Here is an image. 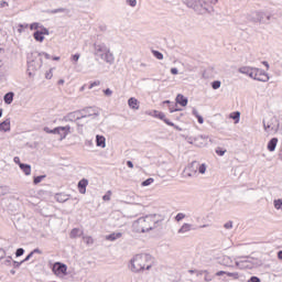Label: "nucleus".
Masks as SVG:
<instances>
[{
    "label": "nucleus",
    "instance_id": "35",
    "mask_svg": "<svg viewBox=\"0 0 282 282\" xmlns=\"http://www.w3.org/2000/svg\"><path fill=\"white\" fill-rule=\"evenodd\" d=\"M41 30H39V32L43 35V36H50V30H47V28L45 26H40Z\"/></svg>",
    "mask_w": 282,
    "mask_h": 282
},
{
    "label": "nucleus",
    "instance_id": "27",
    "mask_svg": "<svg viewBox=\"0 0 282 282\" xmlns=\"http://www.w3.org/2000/svg\"><path fill=\"white\" fill-rule=\"evenodd\" d=\"M33 39H35L37 43H43V41H45V36L43 35V33H41V31H35L33 33Z\"/></svg>",
    "mask_w": 282,
    "mask_h": 282
},
{
    "label": "nucleus",
    "instance_id": "56",
    "mask_svg": "<svg viewBox=\"0 0 282 282\" xmlns=\"http://www.w3.org/2000/svg\"><path fill=\"white\" fill-rule=\"evenodd\" d=\"M22 263H23V261H20V262H18V261H13V262H12L13 268H15V269L21 268V264H22Z\"/></svg>",
    "mask_w": 282,
    "mask_h": 282
},
{
    "label": "nucleus",
    "instance_id": "31",
    "mask_svg": "<svg viewBox=\"0 0 282 282\" xmlns=\"http://www.w3.org/2000/svg\"><path fill=\"white\" fill-rule=\"evenodd\" d=\"M70 239H76V237H80V229L74 228L69 234Z\"/></svg>",
    "mask_w": 282,
    "mask_h": 282
},
{
    "label": "nucleus",
    "instance_id": "64",
    "mask_svg": "<svg viewBox=\"0 0 282 282\" xmlns=\"http://www.w3.org/2000/svg\"><path fill=\"white\" fill-rule=\"evenodd\" d=\"M198 120L199 124H204V117H202L200 115L196 117Z\"/></svg>",
    "mask_w": 282,
    "mask_h": 282
},
{
    "label": "nucleus",
    "instance_id": "50",
    "mask_svg": "<svg viewBox=\"0 0 282 282\" xmlns=\"http://www.w3.org/2000/svg\"><path fill=\"white\" fill-rule=\"evenodd\" d=\"M39 56H44V58H46V61H50V58H52V55H50L48 53H45V52L39 53Z\"/></svg>",
    "mask_w": 282,
    "mask_h": 282
},
{
    "label": "nucleus",
    "instance_id": "21",
    "mask_svg": "<svg viewBox=\"0 0 282 282\" xmlns=\"http://www.w3.org/2000/svg\"><path fill=\"white\" fill-rule=\"evenodd\" d=\"M3 101L6 105H12V102L14 101V93L13 91L7 93L3 97Z\"/></svg>",
    "mask_w": 282,
    "mask_h": 282
},
{
    "label": "nucleus",
    "instance_id": "20",
    "mask_svg": "<svg viewBox=\"0 0 282 282\" xmlns=\"http://www.w3.org/2000/svg\"><path fill=\"white\" fill-rule=\"evenodd\" d=\"M278 143H279V139L278 138H272L268 142V145H267L268 151H270V152L275 151Z\"/></svg>",
    "mask_w": 282,
    "mask_h": 282
},
{
    "label": "nucleus",
    "instance_id": "49",
    "mask_svg": "<svg viewBox=\"0 0 282 282\" xmlns=\"http://www.w3.org/2000/svg\"><path fill=\"white\" fill-rule=\"evenodd\" d=\"M224 228H226V230H231V228H232V221H231V220L227 221V223L224 225Z\"/></svg>",
    "mask_w": 282,
    "mask_h": 282
},
{
    "label": "nucleus",
    "instance_id": "24",
    "mask_svg": "<svg viewBox=\"0 0 282 282\" xmlns=\"http://www.w3.org/2000/svg\"><path fill=\"white\" fill-rule=\"evenodd\" d=\"M263 128H264V131H267V133H272V132L276 131V129H279V127L270 124V123H265V121H263Z\"/></svg>",
    "mask_w": 282,
    "mask_h": 282
},
{
    "label": "nucleus",
    "instance_id": "39",
    "mask_svg": "<svg viewBox=\"0 0 282 282\" xmlns=\"http://www.w3.org/2000/svg\"><path fill=\"white\" fill-rule=\"evenodd\" d=\"M186 218V214L184 213H178L176 216H175V221H182V219H185Z\"/></svg>",
    "mask_w": 282,
    "mask_h": 282
},
{
    "label": "nucleus",
    "instance_id": "42",
    "mask_svg": "<svg viewBox=\"0 0 282 282\" xmlns=\"http://www.w3.org/2000/svg\"><path fill=\"white\" fill-rule=\"evenodd\" d=\"M25 254V250L23 248H19L15 251V257H23Z\"/></svg>",
    "mask_w": 282,
    "mask_h": 282
},
{
    "label": "nucleus",
    "instance_id": "43",
    "mask_svg": "<svg viewBox=\"0 0 282 282\" xmlns=\"http://www.w3.org/2000/svg\"><path fill=\"white\" fill-rule=\"evenodd\" d=\"M153 182V178L150 177L141 183V186H151V183Z\"/></svg>",
    "mask_w": 282,
    "mask_h": 282
},
{
    "label": "nucleus",
    "instance_id": "58",
    "mask_svg": "<svg viewBox=\"0 0 282 282\" xmlns=\"http://www.w3.org/2000/svg\"><path fill=\"white\" fill-rule=\"evenodd\" d=\"M156 118H159V120H164V119L166 118V115H164V112H160V111H159Z\"/></svg>",
    "mask_w": 282,
    "mask_h": 282
},
{
    "label": "nucleus",
    "instance_id": "17",
    "mask_svg": "<svg viewBox=\"0 0 282 282\" xmlns=\"http://www.w3.org/2000/svg\"><path fill=\"white\" fill-rule=\"evenodd\" d=\"M128 106L130 107V109H140V101H138L137 98L131 97L128 99Z\"/></svg>",
    "mask_w": 282,
    "mask_h": 282
},
{
    "label": "nucleus",
    "instance_id": "38",
    "mask_svg": "<svg viewBox=\"0 0 282 282\" xmlns=\"http://www.w3.org/2000/svg\"><path fill=\"white\" fill-rule=\"evenodd\" d=\"M219 87H221V82L219 80H214L212 83V89H219Z\"/></svg>",
    "mask_w": 282,
    "mask_h": 282
},
{
    "label": "nucleus",
    "instance_id": "16",
    "mask_svg": "<svg viewBox=\"0 0 282 282\" xmlns=\"http://www.w3.org/2000/svg\"><path fill=\"white\" fill-rule=\"evenodd\" d=\"M175 100H176V105H181V107H186V105H188V98H186L182 94H178Z\"/></svg>",
    "mask_w": 282,
    "mask_h": 282
},
{
    "label": "nucleus",
    "instance_id": "62",
    "mask_svg": "<svg viewBox=\"0 0 282 282\" xmlns=\"http://www.w3.org/2000/svg\"><path fill=\"white\" fill-rule=\"evenodd\" d=\"M158 113H160V111L153 110L152 112L149 113V116H153V118H158Z\"/></svg>",
    "mask_w": 282,
    "mask_h": 282
},
{
    "label": "nucleus",
    "instance_id": "55",
    "mask_svg": "<svg viewBox=\"0 0 282 282\" xmlns=\"http://www.w3.org/2000/svg\"><path fill=\"white\" fill-rule=\"evenodd\" d=\"M32 257H34V252H30L26 257H25V259L24 260H22L23 261V263H25V261H29V260H31L32 259Z\"/></svg>",
    "mask_w": 282,
    "mask_h": 282
},
{
    "label": "nucleus",
    "instance_id": "46",
    "mask_svg": "<svg viewBox=\"0 0 282 282\" xmlns=\"http://www.w3.org/2000/svg\"><path fill=\"white\" fill-rule=\"evenodd\" d=\"M79 58H80V54H78V53L72 55L73 63H78Z\"/></svg>",
    "mask_w": 282,
    "mask_h": 282
},
{
    "label": "nucleus",
    "instance_id": "28",
    "mask_svg": "<svg viewBox=\"0 0 282 282\" xmlns=\"http://www.w3.org/2000/svg\"><path fill=\"white\" fill-rule=\"evenodd\" d=\"M223 265H226L227 268H232V258L228 256L223 257Z\"/></svg>",
    "mask_w": 282,
    "mask_h": 282
},
{
    "label": "nucleus",
    "instance_id": "9",
    "mask_svg": "<svg viewBox=\"0 0 282 282\" xmlns=\"http://www.w3.org/2000/svg\"><path fill=\"white\" fill-rule=\"evenodd\" d=\"M199 169V162L193 161L185 170L184 173L187 177H193V175L197 174V171Z\"/></svg>",
    "mask_w": 282,
    "mask_h": 282
},
{
    "label": "nucleus",
    "instance_id": "52",
    "mask_svg": "<svg viewBox=\"0 0 282 282\" xmlns=\"http://www.w3.org/2000/svg\"><path fill=\"white\" fill-rule=\"evenodd\" d=\"M52 76H54L53 74H52V68L45 74V78L47 79V80H52Z\"/></svg>",
    "mask_w": 282,
    "mask_h": 282
},
{
    "label": "nucleus",
    "instance_id": "48",
    "mask_svg": "<svg viewBox=\"0 0 282 282\" xmlns=\"http://www.w3.org/2000/svg\"><path fill=\"white\" fill-rule=\"evenodd\" d=\"M29 25L28 24H19V29L18 32L21 34L23 32V30L28 29Z\"/></svg>",
    "mask_w": 282,
    "mask_h": 282
},
{
    "label": "nucleus",
    "instance_id": "4",
    "mask_svg": "<svg viewBox=\"0 0 282 282\" xmlns=\"http://www.w3.org/2000/svg\"><path fill=\"white\" fill-rule=\"evenodd\" d=\"M247 19L248 21H251V23L268 24V21H265V12L263 11H251Z\"/></svg>",
    "mask_w": 282,
    "mask_h": 282
},
{
    "label": "nucleus",
    "instance_id": "22",
    "mask_svg": "<svg viewBox=\"0 0 282 282\" xmlns=\"http://www.w3.org/2000/svg\"><path fill=\"white\" fill-rule=\"evenodd\" d=\"M0 131H4V133L10 131V119H6L4 121L0 122Z\"/></svg>",
    "mask_w": 282,
    "mask_h": 282
},
{
    "label": "nucleus",
    "instance_id": "41",
    "mask_svg": "<svg viewBox=\"0 0 282 282\" xmlns=\"http://www.w3.org/2000/svg\"><path fill=\"white\" fill-rule=\"evenodd\" d=\"M198 172L204 175V173H206V164H198Z\"/></svg>",
    "mask_w": 282,
    "mask_h": 282
},
{
    "label": "nucleus",
    "instance_id": "29",
    "mask_svg": "<svg viewBox=\"0 0 282 282\" xmlns=\"http://www.w3.org/2000/svg\"><path fill=\"white\" fill-rule=\"evenodd\" d=\"M170 113H175V111H182V108H177V102H172L169 106Z\"/></svg>",
    "mask_w": 282,
    "mask_h": 282
},
{
    "label": "nucleus",
    "instance_id": "37",
    "mask_svg": "<svg viewBox=\"0 0 282 282\" xmlns=\"http://www.w3.org/2000/svg\"><path fill=\"white\" fill-rule=\"evenodd\" d=\"M196 1L197 0H187L185 1V4L187 6V8H191L192 10H194Z\"/></svg>",
    "mask_w": 282,
    "mask_h": 282
},
{
    "label": "nucleus",
    "instance_id": "53",
    "mask_svg": "<svg viewBox=\"0 0 282 282\" xmlns=\"http://www.w3.org/2000/svg\"><path fill=\"white\" fill-rule=\"evenodd\" d=\"M100 85V80H96L90 84L89 89H94V87H98Z\"/></svg>",
    "mask_w": 282,
    "mask_h": 282
},
{
    "label": "nucleus",
    "instance_id": "19",
    "mask_svg": "<svg viewBox=\"0 0 282 282\" xmlns=\"http://www.w3.org/2000/svg\"><path fill=\"white\" fill-rule=\"evenodd\" d=\"M191 230H195L193 228V225L185 223L183 226L178 229V235H184V232H191Z\"/></svg>",
    "mask_w": 282,
    "mask_h": 282
},
{
    "label": "nucleus",
    "instance_id": "2",
    "mask_svg": "<svg viewBox=\"0 0 282 282\" xmlns=\"http://www.w3.org/2000/svg\"><path fill=\"white\" fill-rule=\"evenodd\" d=\"M94 50L95 56H99V58L105 61V63H108V65H113L116 57H113V53H111V50L107 44L102 42H96L94 44Z\"/></svg>",
    "mask_w": 282,
    "mask_h": 282
},
{
    "label": "nucleus",
    "instance_id": "25",
    "mask_svg": "<svg viewBox=\"0 0 282 282\" xmlns=\"http://www.w3.org/2000/svg\"><path fill=\"white\" fill-rule=\"evenodd\" d=\"M122 237V232H112L106 236L107 241H116V239H120Z\"/></svg>",
    "mask_w": 282,
    "mask_h": 282
},
{
    "label": "nucleus",
    "instance_id": "14",
    "mask_svg": "<svg viewBox=\"0 0 282 282\" xmlns=\"http://www.w3.org/2000/svg\"><path fill=\"white\" fill-rule=\"evenodd\" d=\"M89 185V181L87 178H82L78 184L77 188L82 195H85L87 193V186Z\"/></svg>",
    "mask_w": 282,
    "mask_h": 282
},
{
    "label": "nucleus",
    "instance_id": "13",
    "mask_svg": "<svg viewBox=\"0 0 282 282\" xmlns=\"http://www.w3.org/2000/svg\"><path fill=\"white\" fill-rule=\"evenodd\" d=\"M253 267L252 261L248 259L236 261V268H239L240 270H252Z\"/></svg>",
    "mask_w": 282,
    "mask_h": 282
},
{
    "label": "nucleus",
    "instance_id": "51",
    "mask_svg": "<svg viewBox=\"0 0 282 282\" xmlns=\"http://www.w3.org/2000/svg\"><path fill=\"white\" fill-rule=\"evenodd\" d=\"M4 265H12V257H8L4 261H3Z\"/></svg>",
    "mask_w": 282,
    "mask_h": 282
},
{
    "label": "nucleus",
    "instance_id": "60",
    "mask_svg": "<svg viewBox=\"0 0 282 282\" xmlns=\"http://www.w3.org/2000/svg\"><path fill=\"white\" fill-rule=\"evenodd\" d=\"M104 94H105V96H111V94H113V91L110 90L109 88H107L104 90Z\"/></svg>",
    "mask_w": 282,
    "mask_h": 282
},
{
    "label": "nucleus",
    "instance_id": "23",
    "mask_svg": "<svg viewBox=\"0 0 282 282\" xmlns=\"http://www.w3.org/2000/svg\"><path fill=\"white\" fill-rule=\"evenodd\" d=\"M20 169L24 172V175H31L32 173V166L30 164L20 163Z\"/></svg>",
    "mask_w": 282,
    "mask_h": 282
},
{
    "label": "nucleus",
    "instance_id": "5",
    "mask_svg": "<svg viewBox=\"0 0 282 282\" xmlns=\"http://www.w3.org/2000/svg\"><path fill=\"white\" fill-rule=\"evenodd\" d=\"M63 120L64 122H76L77 127H83V123H80V120H83L80 110L68 112L66 116H64Z\"/></svg>",
    "mask_w": 282,
    "mask_h": 282
},
{
    "label": "nucleus",
    "instance_id": "12",
    "mask_svg": "<svg viewBox=\"0 0 282 282\" xmlns=\"http://www.w3.org/2000/svg\"><path fill=\"white\" fill-rule=\"evenodd\" d=\"M79 113L80 116H83V120H85V118H91V116H98V112L96 111V109H94V107L84 108L79 110Z\"/></svg>",
    "mask_w": 282,
    "mask_h": 282
},
{
    "label": "nucleus",
    "instance_id": "32",
    "mask_svg": "<svg viewBox=\"0 0 282 282\" xmlns=\"http://www.w3.org/2000/svg\"><path fill=\"white\" fill-rule=\"evenodd\" d=\"M273 205L276 210H282V198L273 200Z\"/></svg>",
    "mask_w": 282,
    "mask_h": 282
},
{
    "label": "nucleus",
    "instance_id": "8",
    "mask_svg": "<svg viewBox=\"0 0 282 282\" xmlns=\"http://www.w3.org/2000/svg\"><path fill=\"white\" fill-rule=\"evenodd\" d=\"M253 80H259L260 83H268L270 80V77L263 69L256 68L253 72Z\"/></svg>",
    "mask_w": 282,
    "mask_h": 282
},
{
    "label": "nucleus",
    "instance_id": "15",
    "mask_svg": "<svg viewBox=\"0 0 282 282\" xmlns=\"http://www.w3.org/2000/svg\"><path fill=\"white\" fill-rule=\"evenodd\" d=\"M254 69L257 68H253V67H250V66H242L238 69V72L240 74H246L247 76H249V78H253L254 76Z\"/></svg>",
    "mask_w": 282,
    "mask_h": 282
},
{
    "label": "nucleus",
    "instance_id": "18",
    "mask_svg": "<svg viewBox=\"0 0 282 282\" xmlns=\"http://www.w3.org/2000/svg\"><path fill=\"white\" fill-rule=\"evenodd\" d=\"M96 145L100 147L101 149H105L107 147V139L105 137L97 134L96 135Z\"/></svg>",
    "mask_w": 282,
    "mask_h": 282
},
{
    "label": "nucleus",
    "instance_id": "61",
    "mask_svg": "<svg viewBox=\"0 0 282 282\" xmlns=\"http://www.w3.org/2000/svg\"><path fill=\"white\" fill-rule=\"evenodd\" d=\"M216 153H217V155H225L226 154V150H219V149H217L216 150Z\"/></svg>",
    "mask_w": 282,
    "mask_h": 282
},
{
    "label": "nucleus",
    "instance_id": "3",
    "mask_svg": "<svg viewBox=\"0 0 282 282\" xmlns=\"http://www.w3.org/2000/svg\"><path fill=\"white\" fill-rule=\"evenodd\" d=\"M141 219L145 232H151V230H158V228H162V219L158 218L156 214L141 217Z\"/></svg>",
    "mask_w": 282,
    "mask_h": 282
},
{
    "label": "nucleus",
    "instance_id": "45",
    "mask_svg": "<svg viewBox=\"0 0 282 282\" xmlns=\"http://www.w3.org/2000/svg\"><path fill=\"white\" fill-rule=\"evenodd\" d=\"M247 282H261V279L257 275H252Z\"/></svg>",
    "mask_w": 282,
    "mask_h": 282
},
{
    "label": "nucleus",
    "instance_id": "33",
    "mask_svg": "<svg viewBox=\"0 0 282 282\" xmlns=\"http://www.w3.org/2000/svg\"><path fill=\"white\" fill-rule=\"evenodd\" d=\"M45 175H40V176H35L34 178H33V184H41L42 182H43V180H45Z\"/></svg>",
    "mask_w": 282,
    "mask_h": 282
},
{
    "label": "nucleus",
    "instance_id": "63",
    "mask_svg": "<svg viewBox=\"0 0 282 282\" xmlns=\"http://www.w3.org/2000/svg\"><path fill=\"white\" fill-rule=\"evenodd\" d=\"M6 257V250L0 248V261Z\"/></svg>",
    "mask_w": 282,
    "mask_h": 282
},
{
    "label": "nucleus",
    "instance_id": "7",
    "mask_svg": "<svg viewBox=\"0 0 282 282\" xmlns=\"http://www.w3.org/2000/svg\"><path fill=\"white\" fill-rule=\"evenodd\" d=\"M207 2L205 0H196L194 3V12L197 14H206V12H210L208 8H206Z\"/></svg>",
    "mask_w": 282,
    "mask_h": 282
},
{
    "label": "nucleus",
    "instance_id": "34",
    "mask_svg": "<svg viewBox=\"0 0 282 282\" xmlns=\"http://www.w3.org/2000/svg\"><path fill=\"white\" fill-rule=\"evenodd\" d=\"M152 54L158 58V61H162L164 58V54H162L160 51H152Z\"/></svg>",
    "mask_w": 282,
    "mask_h": 282
},
{
    "label": "nucleus",
    "instance_id": "44",
    "mask_svg": "<svg viewBox=\"0 0 282 282\" xmlns=\"http://www.w3.org/2000/svg\"><path fill=\"white\" fill-rule=\"evenodd\" d=\"M39 28H41V24L39 22L30 24V30L39 31Z\"/></svg>",
    "mask_w": 282,
    "mask_h": 282
},
{
    "label": "nucleus",
    "instance_id": "26",
    "mask_svg": "<svg viewBox=\"0 0 282 282\" xmlns=\"http://www.w3.org/2000/svg\"><path fill=\"white\" fill-rule=\"evenodd\" d=\"M46 12L47 14H58V12H65L66 14H69V9L58 8V9L47 10Z\"/></svg>",
    "mask_w": 282,
    "mask_h": 282
},
{
    "label": "nucleus",
    "instance_id": "54",
    "mask_svg": "<svg viewBox=\"0 0 282 282\" xmlns=\"http://www.w3.org/2000/svg\"><path fill=\"white\" fill-rule=\"evenodd\" d=\"M163 122H165V124H167L169 127H175V123H173L171 120L166 119H163Z\"/></svg>",
    "mask_w": 282,
    "mask_h": 282
},
{
    "label": "nucleus",
    "instance_id": "30",
    "mask_svg": "<svg viewBox=\"0 0 282 282\" xmlns=\"http://www.w3.org/2000/svg\"><path fill=\"white\" fill-rule=\"evenodd\" d=\"M10 193V187L7 185L0 186V197H3Z\"/></svg>",
    "mask_w": 282,
    "mask_h": 282
},
{
    "label": "nucleus",
    "instance_id": "40",
    "mask_svg": "<svg viewBox=\"0 0 282 282\" xmlns=\"http://www.w3.org/2000/svg\"><path fill=\"white\" fill-rule=\"evenodd\" d=\"M126 3L130 6V8H135V6H138V0H126Z\"/></svg>",
    "mask_w": 282,
    "mask_h": 282
},
{
    "label": "nucleus",
    "instance_id": "1",
    "mask_svg": "<svg viewBox=\"0 0 282 282\" xmlns=\"http://www.w3.org/2000/svg\"><path fill=\"white\" fill-rule=\"evenodd\" d=\"M153 268V257L149 253L135 254L129 264V270L138 274V272H144V270H151Z\"/></svg>",
    "mask_w": 282,
    "mask_h": 282
},
{
    "label": "nucleus",
    "instance_id": "6",
    "mask_svg": "<svg viewBox=\"0 0 282 282\" xmlns=\"http://www.w3.org/2000/svg\"><path fill=\"white\" fill-rule=\"evenodd\" d=\"M44 131H45V133H53V134L61 133V131H64L63 138H67V135H69V133H72V127L65 126V127H57L54 129H50V128L45 127Z\"/></svg>",
    "mask_w": 282,
    "mask_h": 282
},
{
    "label": "nucleus",
    "instance_id": "59",
    "mask_svg": "<svg viewBox=\"0 0 282 282\" xmlns=\"http://www.w3.org/2000/svg\"><path fill=\"white\" fill-rule=\"evenodd\" d=\"M232 120L239 121V118H241V112L237 111L235 117H231Z\"/></svg>",
    "mask_w": 282,
    "mask_h": 282
},
{
    "label": "nucleus",
    "instance_id": "47",
    "mask_svg": "<svg viewBox=\"0 0 282 282\" xmlns=\"http://www.w3.org/2000/svg\"><path fill=\"white\" fill-rule=\"evenodd\" d=\"M227 276H231L232 279H239V273L238 272H227Z\"/></svg>",
    "mask_w": 282,
    "mask_h": 282
},
{
    "label": "nucleus",
    "instance_id": "57",
    "mask_svg": "<svg viewBox=\"0 0 282 282\" xmlns=\"http://www.w3.org/2000/svg\"><path fill=\"white\" fill-rule=\"evenodd\" d=\"M171 74L173 76H177L180 74V70L177 68L173 67V68H171Z\"/></svg>",
    "mask_w": 282,
    "mask_h": 282
},
{
    "label": "nucleus",
    "instance_id": "11",
    "mask_svg": "<svg viewBox=\"0 0 282 282\" xmlns=\"http://www.w3.org/2000/svg\"><path fill=\"white\" fill-rule=\"evenodd\" d=\"M132 230L133 232H138V234L147 232V229H144V225L142 223V217L133 221Z\"/></svg>",
    "mask_w": 282,
    "mask_h": 282
},
{
    "label": "nucleus",
    "instance_id": "10",
    "mask_svg": "<svg viewBox=\"0 0 282 282\" xmlns=\"http://www.w3.org/2000/svg\"><path fill=\"white\" fill-rule=\"evenodd\" d=\"M54 274H67V264L62 262H55L53 264Z\"/></svg>",
    "mask_w": 282,
    "mask_h": 282
},
{
    "label": "nucleus",
    "instance_id": "36",
    "mask_svg": "<svg viewBox=\"0 0 282 282\" xmlns=\"http://www.w3.org/2000/svg\"><path fill=\"white\" fill-rule=\"evenodd\" d=\"M204 274H205L204 281H206V282H210V281H213V279H215V276L210 275L208 270H206V272Z\"/></svg>",
    "mask_w": 282,
    "mask_h": 282
}]
</instances>
